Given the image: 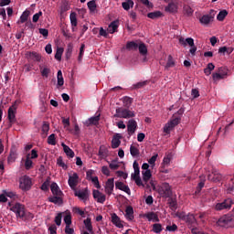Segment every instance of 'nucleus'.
<instances>
[{
	"mask_svg": "<svg viewBox=\"0 0 234 234\" xmlns=\"http://www.w3.org/2000/svg\"><path fill=\"white\" fill-rule=\"evenodd\" d=\"M133 179L134 180L136 186H138V187H145L147 189V184H145V182L142 181V178L139 177H133Z\"/></svg>",
	"mask_w": 234,
	"mask_h": 234,
	"instance_id": "42",
	"label": "nucleus"
},
{
	"mask_svg": "<svg viewBox=\"0 0 234 234\" xmlns=\"http://www.w3.org/2000/svg\"><path fill=\"white\" fill-rule=\"evenodd\" d=\"M137 128H138V122H136L134 119H131L130 121H128L127 131L130 136H133V134L136 133Z\"/></svg>",
	"mask_w": 234,
	"mask_h": 234,
	"instance_id": "10",
	"label": "nucleus"
},
{
	"mask_svg": "<svg viewBox=\"0 0 234 234\" xmlns=\"http://www.w3.org/2000/svg\"><path fill=\"white\" fill-rule=\"evenodd\" d=\"M134 112L123 108H117L116 114H114V118H124L125 120H129V118H134Z\"/></svg>",
	"mask_w": 234,
	"mask_h": 234,
	"instance_id": "4",
	"label": "nucleus"
},
{
	"mask_svg": "<svg viewBox=\"0 0 234 234\" xmlns=\"http://www.w3.org/2000/svg\"><path fill=\"white\" fill-rule=\"evenodd\" d=\"M16 158H17V154L16 153V151L11 150L10 154L7 157L8 164H14V162H16Z\"/></svg>",
	"mask_w": 234,
	"mask_h": 234,
	"instance_id": "36",
	"label": "nucleus"
},
{
	"mask_svg": "<svg viewBox=\"0 0 234 234\" xmlns=\"http://www.w3.org/2000/svg\"><path fill=\"white\" fill-rule=\"evenodd\" d=\"M84 54H85V44H81L80 48V54L78 57V61H80V62L82 61Z\"/></svg>",
	"mask_w": 234,
	"mask_h": 234,
	"instance_id": "53",
	"label": "nucleus"
},
{
	"mask_svg": "<svg viewBox=\"0 0 234 234\" xmlns=\"http://www.w3.org/2000/svg\"><path fill=\"white\" fill-rule=\"evenodd\" d=\"M207 179L210 182H220L222 180V175L215 168H212L211 174L207 175Z\"/></svg>",
	"mask_w": 234,
	"mask_h": 234,
	"instance_id": "7",
	"label": "nucleus"
},
{
	"mask_svg": "<svg viewBox=\"0 0 234 234\" xmlns=\"http://www.w3.org/2000/svg\"><path fill=\"white\" fill-rule=\"evenodd\" d=\"M147 220L151 222L153 220L154 222H160V218H158V215H156L154 212H149L145 215Z\"/></svg>",
	"mask_w": 234,
	"mask_h": 234,
	"instance_id": "28",
	"label": "nucleus"
},
{
	"mask_svg": "<svg viewBox=\"0 0 234 234\" xmlns=\"http://www.w3.org/2000/svg\"><path fill=\"white\" fill-rule=\"evenodd\" d=\"M62 214L58 213L56 217H55V223L57 226H61V218H62Z\"/></svg>",
	"mask_w": 234,
	"mask_h": 234,
	"instance_id": "63",
	"label": "nucleus"
},
{
	"mask_svg": "<svg viewBox=\"0 0 234 234\" xmlns=\"http://www.w3.org/2000/svg\"><path fill=\"white\" fill-rule=\"evenodd\" d=\"M69 19L72 27V32H74V27H78V17L76 16V13H71Z\"/></svg>",
	"mask_w": 234,
	"mask_h": 234,
	"instance_id": "31",
	"label": "nucleus"
},
{
	"mask_svg": "<svg viewBox=\"0 0 234 234\" xmlns=\"http://www.w3.org/2000/svg\"><path fill=\"white\" fill-rule=\"evenodd\" d=\"M50 186V181L49 180H46L42 186H40V189L42 191H47L48 189V186Z\"/></svg>",
	"mask_w": 234,
	"mask_h": 234,
	"instance_id": "62",
	"label": "nucleus"
},
{
	"mask_svg": "<svg viewBox=\"0 0 234 234\" xmlns=\"http://www.w3.org/2000/svg\"><path fill=\"white\" fill-rule=\"evenodd\" d=\"M125 218L127 220H134V209L131 206L125 209Z\"/></svg>",
	"mask_w": 234,
	"mask_h": 234,
	"instance_id": "23",
	"label": "nucleus"
},
{
	"mask_svg": "<svg viewBox=\"0 0 234 234\" xmlns=\"http://www.w3.org/2000/svg\"><path fill=\"white\" fill-rule=\"evenodd\" d=\"M165 10L169 14H176L178 12V5L175 2H171L165 6Z\"/></svg>",
	"mask_w": 234,
	"mask_h": 234,
	"instance_id": "18",
	"label": "nucleus"
},
{
	"mask_svg": "<svg viewBox=\"0 0 234 234\" xmlns=\"http://www.w3.org/2000/svg\"><path fill=\"white\" fill-rule=\"evenodd\" d=\"M176 63H175V60L173 59V56L169 55L168 56V58H167V62H166V65H165V69H171L173 67H175Z\"/></svg>",
	"mask_w": 234,
	"mask_h": 234,
	"instance_id": "48",
	"label": "nucleus"
},
{
	"mask_svg": "<svg viewBox=\"0 0 234 234\" xmlns=\"http://www.w3.org/2000/svg\"><path fill=\"white\" fill-rule=\"evenodd\" d=\"M48 131H50V124H48V122H44L42 125V133H41L42 138L48 136Z\"/></svg>",
	"mask_w": 234,
	"mask_h": 234,
	"instance_id": "26",
	"label": "nucleus"
},
{
	"mask_svg": "<svg viewBox=\"0 0 234 234\" xmlns=\"http://www.w3.org/2000/svg\"><path fill=\"white\" fill-rule=\"evenodd\" d=\"M112 222L116 226V228H123V224H122V219L116 213L112 214Z\"/></svg>",
	"mask_w": 234,
	"mask_h": 234,
	"instance_id": "21",
	"label": "nucleus"
},
{
	"mask_svg": "<svg viewBox=\"0 0 234 234\" xmlns=\"http://www.w3.org/2000/svg\"><path fill=\"white\" fill-rule=\"evenodd\" d=\"M122 102H123L124 107L129 109V107H131V105H133V98L125 96V97H123Z\"/></svg>",
	"mask_w": 234,
	"mask_h": 234,
	"instance_id": "46",
	"label": "nucleus"
},
{
	"mask_svg": "<svg viewBox=\"0 0 234 234\" xmlns=\"http://www.w3.org/2000/svg\"><path fill=\"white\" fill-rule=\"evenodd\" d=\"M161 190L163 192L164 197H165V198H169V197L173 195V191L171 190V186H169L168 183H164L162 185Z\"/></svg>",
	"mask_w": 234,
	"mask_h": 234,
	"instance_id": "15",
	"label": "nucleus"
},
{
	"mask_svg": "<svg viewBox=\"0 0 234 234\" xmlns=\"http://www.w3.org/2000/svg\"><path fill=\"white\" fill-rule=\"evenodd\" d=\"M90 125H96L100 122V115L89 119Z\"/></svg>",
	"mask_w": 234,
	"mask_h": 234,
	"instance_id": "60",
	"label": "nucleus"
},
{
	"mask_svg": "<svg viewBox=\"0 0 234 234\" xmlns=\"http://www.w3.org/2000/svg\"><path fill=\"white\" fill-rule=\"evenodd\" d=\"M84 225L86 229H88L90 233H92V223L90 221V218H88L84 220Z\"/></svg>",
	"mask_w": 234,
	"mask_h": 234,
	"instance_id": "50",
	"label": "nucleus"
},
{
	"mask_svg": "<svg viewBox=\"0 0 234 234\" xmlns=\"http://www.w3.org/2000/svg\"><path fill=\"white\" fill-rule=\"evenodd\" d=\"M220 228H234V216H222L217 222Z\"/></svg>",
	"mask_w": 234,
	"mask_h": 234,
	"instance_id": "3",
	"label": "nucleus"
},
{
	"mask_svg": "<svg viewBox=\"0 0 234 234\" xmlns=\"http://www.w3.org/2000/svg\"><path fill=\"white\" fill-rule=\"evenodd\" d=\"M139 54L141 56H147V46L144 43L138 44Z\"/></svg>",
	"mask_w": 234,
	"mask_h": 234,
	"instance_id": "32",
	"label": "nucleus"
},
{
	"mask_svg": "<svg viewBox=\"0 0 234 234\" xmlns=\"http://www.w3.org/2000/svg\"><path fill=\"white\" fill-rule=\"evenodd\" d=\"M48 144L49 145H56V135L54 133L48 137Z\"/></svg>",
	"mask_w": 234,
	"mask_h": 234,
	"instance_id": "56",
	"label": "nucleus"
},
{
	"mask_svg": "<svg viewBox=\"0 0 234 234\" xmlns=\"http://www.w3.org/2000/svg\"><path fill=\"white\" fill-rule=\"evenodd\" d=\"M30 16V11L29 10H26L23 12V14L20 16V21H18L17 23H27V21H28V17Z\"/></svg>",
	"mask_w": 234,
	"mask_h": 234,
	"instance_id": "33",
	"label": "nucleus"
},
{
	"mask_svg": "<svg viewBox=\"0 0 234 234\" xmlns=\"http://www.w3.org/2000/svg\"><path fill=\"white\" fill-rule=\"evenodd\" d=\"M122 134L121 133H116L113 135L112 140V149H118L122 144Z\"/></svg>",
	"mask_w": 234,
	"mask_h": 234,
	"instance_id": "13",
	"label": "nucleus"
},
{
	"mask_svg": "<svg viewBox=\"0 0 234 234\" xmlns=\"http://www.w3.org/2000/svg\"><path fill=\"white\" fill-rule=\"evenodd\" d=\"M201 25H209L211 23L212 18H210L207 15H204L200 19H199Z\"/></svg>",
	"mask_w": 234,
	"mask_h": 234,
	"instance_id": "45",
	"label": "nucleus"
},
{
	"mask_svg": "<svg viewBox=\"0 0 234 234\" xmlns=\"http://www.w3.org/2000/svg\"><path fill=\"white\" fill-rule=\"evenodd\" d=\"M17 109V107H16V104H13L11 107H9L8 109V115L7 118L9 120V127H11V125L13 123H16V110Z\"/></svg>",
	"mask_w": 234,
	"mask_h": 234,
	"instance_id": "8",
	"label": "nucleus"
},
{
	"mask_svg": "<svg viewBox=\"0 0 234 234\" xmlns=\"http://www.w3.org/2000/svg\"><path fill=\"white\" fill-rule=\"evenodd\" d=\"M40 69V72H41V76H43V78H48V75L50 74V69L48 68H43V67H39Z\"/></svg>",
	"mask_w": 234,
	"mask_h": 234,
	"instance_id": "52",
	"label": "nucleus"
},
{
	"mask_svg": "<svg viewBox=\"0 0 234 234\" xmlns=\"http://www.w3.org/2000/svg\"><path fill=\"white\" fill-rule=\"evenodd\" d=\"M212 80L214 81H220V80H226L218 71L212 74Z\"/></svg>",
	"mask_w": 234,
	"mask_h": 234,
	"instance_id": "55",
	"label": "nucleus"
},
{
	"mask_svg": "<svg viewBox=\"0 0 234 234\" xmlns=\"http://www.w3.org/2000/svg\"><path fill=\"white\" fill-rule=\"evenodd\" d=\"M34 165V162H32V159H30V154H27L26 156V161H25V168L27 171H30L32 169Z\"/></svg>",
	"mask_w": 234,
	"mask_h": 234,
	"instance_id": "29",
	"label": "nucleus"
},
{
	"mask_svg": "<svg viewBox=\"0 0 234 234\" xmlns=\"http://www.w3.org/2000/svg\"><path fill=\"white\" fill-rule=\"evenodd\" d=\"M147 17H149V19H158V17H162V12L154 11L148 13Z\"/></svg>",
	"mask_w": 234,
	"mask_h": 234,
	"instance_id": "39",
	"label": "nucleus"
},
{
	"mask_svg": "<svg viewBox=\"0 0 234 234\" xmlns=\"http://www.w3.org/2000/svg\"><path fill=\"white\" fill-rule=\"evenodd\" d=\"M11 211H13V213H16V218H23L25 217V211H27V208H25V205L21 203H16L11 207Z\"/></svg>",
	"mask_w": 234,
	"mask_h": 234,
	"instance_id": "6",
	"label": "nucleus"
},
{
	"mask_svg": "<svg viewBox=\"0 0 234 234\" xmlns=\"http://www.w3.org/2000/svg\"><path fill=\"white\" fill-rule=\"evenodd\" d=\"M143 181L146 184V189H151V186L149 185V180L153 178V174L151 173V170H143Z\"/></svg>",
	"mask_w": 234,
	"mask_h": 234,
	"instance_id": "11",
	"label": "nucleus"
},
{
	"mask_svg": "<svg viewBox=\"0 0 234 234\" xmlns=\"http://www.w3.org/2000/svg\"><path fill=\"white\" fill-rule=\"evenodd\" d=\"M72 50H74V45H72V43H69L66 50L67 59H69L70 56H72Z\"/></svg>",
	"mask_w": 234,
	"mask_h": 234,
	"instance_id": "44",
	"label": "nucleus"
},
{
	"mask_svg": "<svg viewBox=\"0 0 234 234\" xmlns=\"http://www.w3.org/2000/svg\"><path fill=\"white\" fill-rule=\"evenodd\" d=\"M180 45H183V47H187L189 45L190 47L195 46V40L191 37H187L185 39L184 37L179 38Z\"/></svg>",
	"mask_w": 234,
	"mask_h": 234,
	"instance_id": "22",
	"label": "nucleus"
},
{
	"mask_svg": "<svg viewBox=\"0 0 234 234\" xmlns=\"http://www.w3.org/2000/svg\"><path fill=\"white\" fill-rule=\"evenodd\" d=\"M27 59H32V61H37V62L41 61V55H39L36 51L27 52Z\"/></svg>",
	"mask_w": 234,
	"mask_h": 234,
	"instance_id": "19",
	"label": "nucleus"
},
{
	"mask_svg": "<svg viewBox=\"0 0 234 234\" xmlns=\"http://www.w3.org/2000/svg\"><path fill=\"white\" fill-rule=\"evenodd\" d=\"M127 50H138V43L134 41H129L126 43Z\"/></svg>",
	"mask_w": 234,
	"mask_h": 234,
	"instance_id": "37",
	"label": "nucleus"
},
{
	"mask_svg": "<svg viewBox=\"0 0 234 234\" xmlns=\"http://www.w3.org/2000/svg\"><path fill=\"white\" fill-rule=\"evenodd\" d=\"M130 154L133 155V156H138L140 154V150H138L136 148V146L134 145H131L130 146Z\"/></svg>",
	"mask_w": 234,
	"mask_h": 234,
	"instance_id": "54",
	"label": "nucleus"
},
{
	"mask_svg": "<svg viewBox=\"0 0 234 234\" xmlns=\"http://www.w3.org/2000/svg\"><path fill=\"white\" fill-rule=\"evenodd\" d=\"M115 187L116 189H120V191H124V193H127V195L131 194V188H129V186L123 184L122 181H116Z\"/></svg>",
	"mask_w": 234,
	"mask_h": 234,
	"instance_id": "16",
	"label": "nucleus"
},
{
	"mask_svg": "<svg viewBox=\"0 0 234 234\" xmlns=\"http://www.w3.org/2000/svg\"><path fill=\"white\" fill-rule=\"evenodd\" d=\"M158 158V154H155L154 155H153L149 160L148 163L150 164V165H153V167H154L155 164H156V160Z\"/></svg>",
	"mask_w": 234,
	"mask_h": 234,
	"instance_id": "61",
	"label": "nucleus"
},
{
	"mask_svg": "<svg viewBox=\"0 0 234 234\" xmlns=\"http://www.w3.org/2000/svg\"><path fill=\"white\" fill-rule=\"evenodd\" d=\"M149 84V80H144V81H140L137 82L135 84L133 85V89H144V87H145L146 85Z\"/></svg>",
	"mask_w": 234,
	"mask_h": 234,
	"instance_id": "43",
	"label": "nucleus"
},
{
	"mask_svg": "<svg viewBox=\"0 0 234 234\" xmlns=\"http://www.w3.org/2000/svg\"><path fill=\"white\" fill-rule=\"evenodd\" d=\"M118 27H120V22L118 20L112 21L108 27V32L114 34L118 30Z\"/></svg>",
	"mask_w": 234,
	"mask_h": 234,
	"instance_id": "24",
	"label": "nucleus"
},
{
	"mask_svg": "<svg viewBox=\"0 0 234 234\" xmlns=\"http://www.w3.org/2000/svg\"><path fill=\"white\" fill-rule=\"evenodd\" d=\"M64 222L66 226H70V224H72V216H70V213L64 217Z\"/></svg>",
	"mask_w": 234,
	"mask_h": 234,
	"instance_id": "58",
	"label": "nucleus"
},
{
	"mask_svg": "<svg viewBox=\"0 0 234 234\" xmlns=\"http://www.w3.org/2000/svg\"><path fill=\"white\" fill-rule=\"evenodd\" d=\"M122 6L123 10H131L134 6V2L133 0H125V2L122 3Z\"/></svg>",
	"mask_w": 234,
	"mask_h": 234,
	"instance_id": "30",
	"label": "nucleus"
},
{
	"mask_svg": "<svg viewBox=\"0 0 234 234\" xmlns=\"http://www.w3.org/2000/svg\"><path fill=\"white\" fill-rule=\"evenodd\" d=\"M180 117H176V113L173 115V119L168 122L173 128L176 127L180 123Z\"/></svg>",
	"mask_w": 234,
	"mask_h": 234,
	"instance_id": "38",
	"label": "nucleus"
},
{
	"mask_svg": "<svg viewBox=\"0 0 234 234\" xmlns=\"http://www.w3.org/2000/svg\"><path fill=\"white\" fill-rule=\"evenodd\" d=\"M194 12L195 11L193 10V8H191V6L184 5V7H183V14L185 16H187V17H191V16H193Z\"/></svg>",
	"mask_w": 234,
	"mask_h": 234,
	"instance_id": "35",
	"label": "nucleus"
},
{
	"mask_svg": "<svg viewBox=\"0 0 234 234\" xmlns=\"http://www.w3.org/2000/svg\"><path fill=\"white\" fill-rule=\"evenodd\" d=\"M171 158H173L171 154H168L166 156H165L163 159V165L168 167L169 164H171Z\"/></svg>",
	"mask_w": 234,
	"mask_h": 234,
	"instance_id": "51",
	"label": "nucleus"
},
{
	"mask_svg": "<svg viewBox=\"0 0 234 234\" xmlns=\"http://www.w3.org/2000/svg\"><path fill=\"white\" fill-rule=\"evenodd\" d=\"M163 229H164L162 228V224H160V223H154V224L153 225L152 231H153L154 233L160 234V233H162Z\"/></svg>",
	"mask_w": 234,
	"mask_h": 234,
	"instance_id": "41",
	"label": "nucleus"
},
{
	"mask_svg": "<svg viewBox=\"0 0 234 234\" xmlns=\"http://www.w3.org/2000/svg\"><path fill=\"white\" fill-rule=\"evenodd\" d=\"M61 145L67 156H69V158H74V151L70 149V147H69L67 144H65V143H62Z\"/></svg>",
	"mask_w": 234,
	"mask_h": 234,
	"instance_id": "25",
	"label": "nucleus"
},
{
	"mask_svg": "<svg viewBox=\"0 0 234 234\" xmlns=\"http://www.w3.org/2000/svg\"><path fill=\"white\" fill-rule=\"evenodd\" d=\"M57 85L58 87H63L65 85V80L63 79V72L59 69L57 73Z\"/></svg>",
	"mask_w": 234,
	"mask_h": 234,
	"instance_id": "27",
	"label": "nucleus"
},
{
	"mask_svg": "<svg viewBox=\"0 0 234 234\" xmlns=\"http://www.w3.org/2000/svg\"><path fill=\"white\" fill-rule=\"evenodd\" d=\"M63 48H58L55 54V59H57L58 61H61V56H63Z\"/></svg>",
	"mask_w": 234,
	"mask_h": 234,
	"instance_id": "49",
	"label": "nucleus"
},
{
	"mask_svg": "<svg viewBox=\"0 0 234 234\" xmlns=\"http://www.w3.org/2000/svg\"><path fill=\"white\" fill-rule=\"evenodd\" d=\"M74 195L75 197H78L80 200L87 202V199L89 198V189L85 188L84 190H76Z\"/></svg>",
	"mask_w": 234,
	"mask_h": 234,
	"instance_id": "12",
	"label": "nucleus"
},
{
	"mask_svg": "<svg viewBox=\"0 0 234 234\" xmlns=\"http://www.w3.org/2000/svg\"><path fill=\"white\" fill-rule=\"evenodd\" d=\"M227 16H228V10L223 9L218 14L217 19L218 21H224V19H226Z\"/></svg>",
	"mask_w": 234,
	"mask_h": 234,
	"instance_id": "40",
	"label": "nucleus"
},
{
	"mask_svg": "<svg viewBox=\"0 0 234 234\" xmlns=\"http://www.w3.org/2000/svg\"><path fill=\"white\" fill-rule=\"evenodd\" d=\"M234 201L231 199V197L225 198L222 202L217 203L214 206L215 211H229L231 209V207L233 206Z\"/></svg>",
	"mask_w": 234,
	"mask_h": 234,
	"instance_id": "2",
	"label": "nucleus"
},
{
	"mask_svg": "<svg viewBox=\"0 0 234 234\" xmlns=\"http://www.w3.org/2000/svg\"><path fill=\"white\" fill-rule=\"evenodd\" d=\"M78 182H80V176H78L77 173H74L72 176H69L68 184L71 189H76Z\"/></svg>",
	"mask_w": 234,
	"mask_h": 234,
	"instance_id": "9",
	"label": "nucleus"
},
{
	"mask_svg": "<svg viewBox=\"0 0 234 234\" xmlns=\"http://www.w3.org/2000/svg\"><path fill=\"white\" fill-rule=\"evenodd\" d=\"M227 193L228 195L234 194V183L229 185V187L227 188Z\"/></svg>",
	"mask_w": 234,
	"mask_h": 234,
	"instance_id": "64",
	"label": "nucleus"
},
{
	"mask_svg": "<svg viewBox=\"0 0 234 234\" xmlns=\"http://www.w3.org/2000/svg\"><path fill=\"white\" fill-rule=\"evenodd\" d=\"M32 218H34V214L26 210L22 220H32Z\"/></svg>",
	"mask_w": 234,
	"mask_h": 234,
	"instance_id": "57",
	"label": "nucleus"
},
{
	"mask_svg": "<svg viewBox=\"0 0 234 234\" xmlns=\"http://www.w3.org/2000/svg\"><path fill=\"white\" fill-rule=\"evenodd\" d=\"M88 8L90 10V12L93 13V12H96V8H97V5H96V0H91L90 2H88Z\"/></svg>",
	"mask_w": 234,
	"mask_h": 234,
	"instance_id": "47",
	"label": "nucleus"
},
{
	"mask_svg": "<svg viewBox=\"0 0 234 234\" xmlns=\"http://www.w3.org/2000/svg\"><path fill=\"white\" fill-rule=\"evenodd\" d=\"M57 164L59 165V167H62V169H68V166L65 165V162H63V157L59 156L57 159Z\"/></svg>",
	"mask_w": 234,
	"mask_h": 234,
	"instance_id": "59",
	"label": "nucleus"
},
{
	"mask_svg": "<svg viewBox=\"0 0 234 234\" xmlns=\"http://www.w3.org/2000/svg\"><path fill=\"white\" fill-rule=\"evenodd\" d=\"M176 217H177V218H180V220H184L188 228H193L195 224H198V221H197V218H195V215L191 213H188L186 215V212H177L176 214Z\"/></svg>",
	"mask_w": 234,
	"mask_h": 234,
	"instance_id": "1",
	"label": "nucleus"
},
{
	"mask_svg": "<svg viewBox=\"0 0 234 234\" xmlns=\"http://www.w3.org/2000/svg\"><path fill=\"white\" fill-rule=\"evenodd\" d=\"M218 72L225 79L229 76V69L226 67L218 68Z\"/></svg>",
	"mask_w": 234,
	"mask_h": 234,
	"instance_id": "34",
	"label": "nucleus"
},
{
	"mask_svg": "<svg viewBox=\"0 0 234 234\" xmlns=\"http://www.w3.org/2000/svg\"><path fill=\"white\" fill-rule=\"evenodd\" d=\"M51 193L55 197H63V192L59 189L58 183H52L50 186Z\"/></svg>",
	"mask_w": 234,
	"mask_h": 234,
	"instance_id": "17",
	"label": "nucleus"
},
{
	"mask_svg": "<svg viewBox=\"0 0 234 234\" xmlns=\"http://www.w3.org/2000/svg\"><path fill=\"white\" fill-rule=\"evenodd\" d=\"M112 191H114V178H109L105 185V193L112 195Z\"/></svg>",
	"mask_w": 234,
	"mask_h": 234,
	"instance_id": "14",
	"label": "nucleus"
},
{
	"mask_svg": "<svg viewBox=\"0 0 234 234\" xmlns=\"http://www.w3.org/2000/svg\"><path fill=\"white\" fill-rule=\"evenodd\" d=\"M19 187L22 191H30L32 189V178L28 176L20 177Z\"/></svg>",
	"mask_w": 234,
	"mask_h": 234,
	"instance_id": "5",
	"label": "nucleus"
},
{
	"mask_svg": "<svg viewBox=\"0 0 234 234\" xmlns=\"http://www.w3.org/2000/svg\"><path fill=\"white\" fill-rule=\"evenodd\" d=\"M63 196H51L48 197V202L56 204L57 206H61L63 204Z\"/></svg>",
	"mask_w": 234,
	"mask_h": 234,
	"instance_id": "20",
	"label": "nucleus"
}]
</instances>
